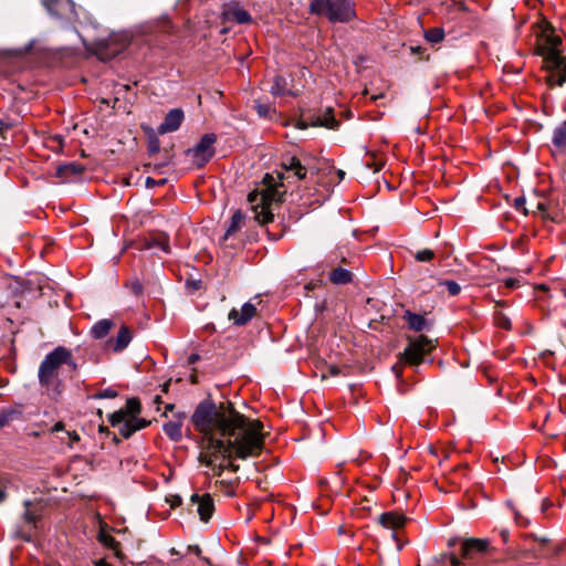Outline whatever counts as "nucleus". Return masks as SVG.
<instances>
[{
  "mask_svg": "<svg viewBox=\"0 0 566 566\" xmlns=\"http://www.w3.org/2000/svg\"><path fill=\"white\" fill-rule=\"evenodd\" d=\"M191 420L202 434L199 461L214 475L220 476L227 468L239 470L238 464H226L227 459L254 458L264 448L263 423L241 415L230 402L200 403Z\"/></svg>",
  "mask_w": 566,
  "mask_h": 566,
  "instance_id": "f257e3e1",
  "label": "nucleus"
},
{
  "mask_svg": "<svg viewBox=\"0 0 566 566\" xmlns=\"http://www.w3.org/2000/svg\"><path fill=\"white\" fill-rule=\"evenodd\" d=\"M64 365L72 369L76 368L71 352L63 346L54 348L40 364L39 382L50 398L55 399L63 392L64 385L61 374Z\"/></svg>",
  "mask_w": 566,
  "mask_h": 566,
  "instance_id": "f03ea898",
  "label": "nucleus"
},
{
  "mask_svg": "<svg viewBox=\"0 0 566 566\" xmlns=\"http://www.w3.org/2000/svg\"><path fill=\"white\" fill-rule=\"evenodd\" d=\"M283 192L275 187L273 176L266 174L263 178V186L261 189L249 193L248 200L253 203L255 219L261 224H266L273 221V213L271 205L281 201Z\"/></svg>",
  "mask_w": 566,
  "mask_h": 566,
  "instance_id": "7ed1b4c3",
  "label": "nucleus"
},
{
  "mask_svg": "<svg viewBox=\"0 0 566 566\" xmlns=\"http://www.w3.org/2000/svg\"><path fill=\"white\" fill-rule=\"evenodd\" d=\"M310 10L327 17L332 22H348L355 17L352 0H313Z\"/></svg>",
  "mask_w": 566,
  "mask_h": 566,
  "instance_id": "20e7f679",
  "label": "nucleus"
},
{
  "mask_svg": "<svg viewBox=\"0 0 566 566\" xmlns=\"http://www.w3.org/2000/svg\"><path fill=\"white\" fill-rule=\"evenodd\" d=\"M562 38L553 32L551 28L543 31L542 42L537 45V53L544 59V67L547 73L564 63V55L559 51Z\"/></svg>",
  "mask_w": 566,
  "mask_h": 566,
  "instance_id": "39448f33",
  "label": "nucleus"
},
{
  "mask_svg": "<svg viewBox=\"0 0 566 566\" xmlns=\"http://www.w3.org/2000/svg\"><path fill=\"white\" fill-rule=\"evenodd\" d=\"M436 348V340L419 335L415 338H409L408 346L402 353L403 360L410 366H419L424 360V356Z\"/></svg>",
  "mask_w": 566,
  "mask_h": 566,
  "instance_id": "423d86ee",
  "label": "nucleus"
},
{
  "mask_svg": "<svg viewBox=\"0 0 566 566\" xmlns=\"http://www.w3.org/2000/svg\"><path fill=\"white\" fill-rule=\"evenodd\" d=\"M217 136L214 134H206L201 137L198 144L191 149H188V155L191 156L193 165L203 167L214 155V143Z\"/></svg>",
  "mask_w": 566,
  "mask_h": 566,
  "instance_id": "0eeeda50",
  "label": "nucleus"
},
{
  "mask_svg": "<svg viewBox=\"0 0 566 566\" xmlns=\"http://www.w3.org/2000/svg\"><path fill=\"white\" fill-rule=\"evenodd\" d=\"M490 541L484 538L461 539V556L467 562H473L489 552Z\"/></svg>",
  "mask_w": 566,
  "mask_h": 566,
  "instance_id": "6e6552de",
  "label": "nucleus"
},
{
  "mask_svg": "<svg viewBox=\"0 0 566 566\" xmlns=\"http://www.w3.org/2000/svg\"><path fill=\"white\" fill-rule=\"evenodd\" d=\"M221 17L224 22H237L239 24L250 23L252 20L251 14L237 1L224 3Z\"/></svg>",
  "mask_w": 566,
  "mask_h": 566,
  "instance_id": "1a4fd4ad",
  "label": "nucleus"
},
{
  "mask_svg": "<svg viewBox=\"0 0 566 566\" xmlns=\"http://www.w3.org/2000/svg\"><path fill=\"white\" fill-rule=\"evenodd\" d=\"M192 504L197 505V513L203 523H208L214 512L213 499L209 493L202 495L192 494L190 497Z\"/></svg>",
  "mask_w": 566,
  "mask_h": 566,
  "instance_id": "9d476101",
  "label": "nucleus"
},
{
  "mask_svg": "<svg viewBox=\"0 0 566 566\" xmlns=\"http://www.w3.org/2000/svg\"><path fill=\"white\" fill-rule=\"evenodd\" d=\"M256 314V307L250 302H247L242 305L240 310L232 308L229 312L228 318L235 326H244L247 325Z\"/></svg>",
  "mask_w": 566,
  "mask_h": 566,
  "instance_id": "9b49d317",
  "label": "nucleus"
},
{
  "mask_svg": "<svg viewBox=\"0 0 566 566\" xmlns=\"http://www.w3.org/2000/svg\"><path fill=\"white\" fill-rule=\"evenodd\" d=\"M48 11L55 17L73 21L77 19L76 7L72 0H59Z\"/></svg>",
  "mask_w": 566,
  "mask_h": 566,
  "instance_id": "f8f14e48",
  "label": "nucleus"
},
{
  "mask_svg": "<svg viewBox=\"0 0 566 566\" xmlns=\"http://www.w3.org/2000/svg\"><path fill=\"white\" fill-rule=\"evenodd\" d=\"M184 120V113L181 109H171L165 117L164 122L159 125L158 132L160 134L171 133L177 130Z\"/></svg>",
  "mask_w": 566,
  "mask_h": 566,
  "instance_id": "ddd939ff",
  "label": "nucleus"
},
{
  "mask_svg": "<svg viewBox=\"0 0 566 566\" xmlns=\"http://www.w3.org/2000/svg\"><path fill=\"white\" fill-rule=\"evenodd\" d=\"M379 524L388 530H398L405 526L407 517L398 512H385L378 517Z\"/></svg>",
  "mask_w": 566,
  "mask_h": 566,
  "instance_id": "4468645a",
  "label": "nucleus"
},
{
  "mask_svg": "<svg viewBox=\"0 0 566 566\" xmlns=\"http://www.w3.org/2000/svg\"><path fill=\"white\" fill-rule=\"evenodd\" d=\"M282 168L286 172L293 174V176H295L298 180H302L306 177L308 169L307 166L295 156L285 158L282 163Z\"/></svg>",
  "mask_w": 566,
  "mask_h": 566,
  "instance_id": "2eb2a0df",
  "label": "nucleus"
},
{
  "mask_svg": "<svg viewBox=\"0 0 566 566\" xmlns=\"http://www.w3.org/2000/svg\"><path fill=\"white\" fill-rule=\"evenodd\" d=\"M148 424H149V421H147L145 419L137 418V417H129V418H126V420L119 426L118 431L125 439H128L136 431L146 428Z\"/></svg>",
  "mask_w": 566,
  "mask_h": 566,
  "instance_id": "dca6fc26",
  "label": "nucleus"
},
{
  "mask_svg": "<svg viewBox=\"0 0 566 566\" xmlns=\"http://www.w3.org/2000/svg\"><path fill=\"white\" fill-rule=\"evenodd\" d=\"M403 318L408 325V327L415 332L429 331L431 328V323L428 322L424 316L420 314L412 313L410 311H406Z\"/></svg>",
  "mask_w": 566,
  "mask_h": 566,
  "instance_id": "f3484780",
  "label": "nucleus"
},
{
  "mask_svg": "<svg viewBox=\"0 0 566 566\" xmlns=\"http://www.w3.org/2000/svg\"><path fill=\"white\" fill-rule=\"evenodd\" d=\"M145 249L158 248L165 253H170L169 238L165 233H156L144 240Z\"/></svg>",
  "mask_w": 566,
  "mask_h": 566,
  "instance_id": "a211bd4d",
  "label": "nucleus"
},
{
  "mask_svg": "<svg viewBox=\"0 0 566 566\" xmlns=\"http://www.w3.org/2000/svg\"><path fill=\"white\" fill-rule=\"evenodd\" d=\"M546 82L551 87L554 86H563L566 83V57L564 56V63L552 69L547 76Z\"/></svg>",
  "mask_w": 566,
  "mask_h": 566,
  "instance_id": "6ab92c4d",
  "label": "nucleus"
},
{
  "mask_svg": "<svg viewBox=\"0 0 566 566\" xmlns=\"http://www.w3.org/2000/svg\"><path fill=\"white\" fill-rule=\"evenodd\" d=\"M245 216L241 210H237L227 227L223 240H228L231 235H233L237 231H239L244 224Z\"/></svg>",
  "mask_w": 566,
  "mask_h": 566,
  "instance_id": "aec40b11",
  "label": "nucleus"
},
{
  "mask_svg": "<svg viewBox=\"0 0 566 566\" xmlns=\"http://www.w3.org/2000/svg\"><path fill=\"white\" fill-rule=\"evenodd\" d=\"M312 126H323L334 129L338 126V122L334 117L333 109L328 107L323 115L316 116L312 122Z\"/></svg>",
  "mask_w": 566,
  "mask_h": 566,
  "instance_id": "412c9836",
  "label": "nucleus"
},
{
  "mask_svg": "<svg viewBox=\"0 0 566 566\" xmlns=\"http://www.w3.org/2000/svg\"><path fill=\"white\" fill-rule=\"evenodd\" d=\"M164 432L172 440L179 441L182 438V418L171 420L164 424Z\"/></svg>",
  "mask_w": 566,
  "mask_h": 566,
  "instance_id": "4be33fe9",
  "label": "nucleus"
},
{
  "mask_svg": "<svg viewBox=\"0 0 566 566\" xmlns=\"http://www.w3.org/2000/svg\"><path fill=\"white\" fill-rule=\"evenodd\" d=\"M112 327L113 322L111 319H101L92 326L91 335L96 339H101L109 333Z\"/></svg>",
  "mask_w": 566,
  "mask_h": 566,
  "instance_id": "5701e85b",
  "label": "nucleus"
},
{
  "mask_svg": "<svg viewBox=\"0 0 566 566\" xmlns=\"http://www.w3.org/2000/svg\"><path fill=\"white\" fill-rule=\"evenodd\" d=\"M552 142L556 148L566 149V122H563L554 129Z\"/></svg>",
  "mask_w": 566,
  "mask_h": 566,
  "instance_id": "b1692460",
  "label": "nucleus"
},
{
  "mask_svg": "<svg viewBox=\"0 0 566 566\" xmlns=\"http://www.w3.org/2000/svg\"><path fill=\"white\" fill-rule=\"evenodd\" d=\"M130 340H132L130 331L128 329V327L123 326L116 336L115 344H114V350L115 352L123 350L124 348H126L128 346Z\"/></svg>",
  "mask_w": 566,
  "mask_h": 566,
  "instance_id": "393cba45",
  "label": "nucleus"
},
{
  "mask_svg": "<svg viewBox=\"0 0 566 566\" xmlns=\"http://www.w3.org/2000/svg\"><path fill=\"white\" fill-rule=\"evenodd\" d=\"M329 280L334 284H346L352 281V273L346 269L337 268L331 272Z\"/></svg>",
  "mask_w": 566,
  "mask_h": 566,
  "instance_id": "a878e982",
  "label": "nucleus"
},
{
  "mask_svg": "<svg viewBox=\"0 0 566 566\" xmlns=\"http://www.w3.org/2000/svg\"><path fill=\"white\" fill-rule=\"evenodd\" d=\"M98 541L106 547L113 549L117 557H120L119 543L105 531L98 533Z\"/></svg>",
  "mask_w": 566,
  "mask_h": 566,
  "instance_id": "bb28decb",
  "label": "nucleus"
},
{
  "mask_svg": "<svg viewBox=\"0 0 566 566\" xmlns=\"http://www.w3.org/2000/svg\"><path fill=\"white\" fill-rule=\"evenodd\" d=\"M85 170L84 166L77 163H70L59 168L60 176L81 175Z\"/></svg>",
  "mask_w": 566,
  "mask_h": 566,
  "instance_id": "cd10ccee",
  "label": "nucleus"
},
{
  "mask_svg": "<svg viewBox=\"0 0 566 566\" xmlns=\"http://www.w3.org/2000/svg\"><path fill=\"white\" fill-rule=\"evenodd\" d=\"M22 412L17 409H8L0 412V428L8 426L11 421L19 419Z\"/></svg>",
  "mask_w": 566,
  "mask_h": 566,
  "instance_id": "c85d7f7f",
  "label": "nucleus"
},
{
  "mask_svg": "<svg viewBox=\"0 0 566 566\" xmlns=\"http://www.w3.org/2000/svg\"><path fill=\"white\" fill-rule=\"evenodd\" d=\"M426 40L430 43H439L444 38V31L441 28H432L424 33Z\"/></svg>",
  "mask_w": 566,
  "mask_h": 566,
  "instance_id": "c756f323",
  "label": "nucleus"
},
{
  "mask_svg": "<svg viewBox=\"0 0 566 566\" xmlns=\"http://www.w3.org/2000/svg\"><path fill=\"white\" fill-rule=\"evenodd\" d=\"M126 416L136 417L140 412V402L136 398H130L126 402V409L124 410Z\"/></svg>",
  "mask_w": 566,
  "mask_h": 566,
  "instance_id": "7c9ffc66",
  "label": "nucleus"
},
{
  "mask_svg": "<svg viewBox=\"0 0 566 566\" xmlns=\"http://www.w3.org/2000/svg\"><path fill=\"white\" fill-rule=\"evenodd\" d=\"M494 319L499 327L507 331L511 329V321L503 312H496Z\"/></svg>",
  "mask_w": 566,
  "mask_h": 566,
  "instance_id": "2f4dec72",
  "label": "nucleus"
},
{
  "mask_svg": "<svg viewBox=\"0 0 566 566\" xmlns=\"http://www.w3.org/2000/svg\"><path fill=\"white\" fill-rule=\"evenodd\" d=\"M126 420V413L124 410L115 411L114 413L109 415L108 421L113 427L120 426Z\"/></svg>",
  "mask_w": 566,
  "mask_h": 566,
  "instance_id": "473e14b6",
  "label": "nucleus"
},
{
  "mask_svg": "<svg viewBox=\"0 0 566 566\" xmlns=\"http://www.w3.org/2000/svg\"><path fill=\"white\" fill-rule=\"evenodd\" d=\"M433 258H434V252L430 249L420 250L415 254V259L418 262H428V261H431Z\"/></svg>",
  "mask_w": 566,
  "mask_h": 566,
  "instance_id": "72a5a7b5",
  "label": "nucleus"
},
{
  "mask_svg": "<svg viewBox=\"0 0 566 566\" xmlns=\"http://www.w3.org/2000/svg\"><path fill=\"white\" fill-rule=\"evenodd\" d=\"M440 285L446 286L449 294L452 296H455L461 292V286L455 281L447 280V281L440 282Z\"/></svg>",
  "mask_w": 566,
  "mask_h": 566,
  "instance_id": "f704fd0d",
  "label": "nucleus"
},
{
  "mask_svg": "<svg viewBox=\"0 0 566 566\" xmlns=\"http://www.w3.org/2000/svg\"><path fill=\"white\" fill-rule=\"evenodd\" d=\"M285 91V80L281 76H276L274 81V85L271 88V92L276 95L283 94Z\"/></svg>",
  "mask_w": 566,
  "mask_h": 566,
  "instance_id": "c9c22d12",
  "label": "nucleus"
},
{
  "mask_svg": "<svg viewBox=\"0 0 566 566\" xmlns=\"http://www.w3.org/2000/svg\"><path fill=\"white\" fill-rule=\"evenodd\" d=\"M124 45H117L116 48L109 50V52H103V48L98 49V55L102 60L111 59L118 54L123 50Z\"/></svg>",
  "mask_w": 566,
  "mask_h": 566,
  "instance_id": "e433bc0d",
  "label": "nucleus"
},
{
  "mask_svg": "<svg viewBox=\"0 0 566 566\" xmlns=\"http://www.w3.org/2000/svg\"><path fill=\"white\" fill-rule=\"evenodd\" d=\"M8 483L9 480L6 476L0 475V503L6 500V490L8 488Z\"/></svg>",
  "mask_w": 566,
  "mask_h": 566,
  "instance_id": "4c0bfd02",
  "label": "nucleus"
},
{
  "mask_svg": "<svg viewBox=\"0 0 566 566\" xmlns=\"http://www.w3.org/2000/svg\"><path fill=\"white\" fill-rule=\"evenodd\" d=\"M30 504H31V502H30V501H25V502H24V506L27 507V510H25V512H24L23 517H24L25 522H28V523H30V524H31V523H34V522L36 521V516H35V514H34L33 512H31V511L29 510V505H30Z\"/></svg>",
  "mask_w": 566,
  "mask_h": 566,
  "instance_id": "58836bf2",
  "label": "nucleus"
},
{
  "mask_svg": "<svg viewBox=\"0 0 566 566\" xmlns=\"http://www.w3.org/2000/svg\"><path fill=\"white\" fill-rule=\"evenodd\" d=\"M128 287L130 289V291L135 294V295H140L143 293V285L140 284L139 281L135 280V281H132L129 284H128Z\"/></svg>",
  "mask_w": 566,
  "mask_h": 566,
  "instance_id": "ea45409f",
  "label": "nucleus"
},
{
  "mask_svg": "<svg viewBox=\"0 0 566 566\" xmlns=\"http://www.w3.org/2000/svg\"><path fill=\"white\" fill-rule=\"evenodd\" d=\"M117 396V391L112 389V388H107L101 392H98L96 395V398H115Z\"/></svg>",
  "mask_w": 566,
  "mask_h": 566,
  "instance_id": "a19ab883",
  "label": "nucleus"
},
{
  "mask_svg": "<svg viewBox=\"0 0 566 566\" xmlns=\"http://www.w3.org/2000/svg\"><path fill=\"white\" fill-rule=\"evenodd\" d=\"M166 182L165 179H161V180H155L153 179L151 177H147L146 181H145V185L148 189H151L156 186H159V185H164Z\"/></svg>",
  "mask_w": 566,
  "mask_h": 566,
  "instance_id": "79ce46f5",
  "label": "nucleus"
},
{
  "mask_svg": "<svg viewBox=\"0 0 566 566\" xmlns=\"http://www.w3.org/2000/svg\"><path fill=\"white\" fill-rule=\"evenodd\" d=\"M525 198L523 196H520V197H516L514 199V207L517 209V210H521L523 209L524 210V213L526 214V209H525Z\"/></svg>",
  "mask_w": 566,
  "mask_h": 566,
  "instance_id": "37998d69",
  "label": "nucleus"
},
{
  "mask_svg": "<svg viewBox=\"0 0 566 566\" xmlns=\"http://www.w3.org/2000/svg\"><path fill=\"white\" fill-rule=\"evenodd\" d=\"M449 559H450V563H451L452 566H461V565H463L467 562V560H464L462 558V556L458 557V556H455L453 554L450 555Z\"/></svg>",
  "mask_w": 566,
  "mask_h": 566,
  "instance_id": "c03bdc74",
  "label": "nucleus"
},
{
  "mask_svg": "<svg viewBox=\"0 0 566 566\" xmlns=\"http://www.w3.org/2000/svg\"><path fill=\"white\" fill-rule=\"evenodd\" d=\"M66 434L70 438V447H72L74 442H77L80 440V436L75 431H67Z\"/></svg>",
  "mask_w": 566,
  "mask_h": 566,
  "instance_id": "a18cd8bd",
  "label": "nucleus"
},
{
  "mask_svg": "<svg viewBox=\"0 0 566 566\" xmlns=\"http://www.w3.org/2000/svg\"><path fill=\"white\" fill-rule=\"evenodd\" d=\"M504 283H505V286L509 289H514L520 285V282L517 279H506Z\"/></svg>",
  "mask_w": 566,
  "mask_h": 566,
  "instance_id": "49530a36",
  "label": "nucleus"
},
{
  "mask_svg": "<svg viewBox=\"0 0 566 566\" xmlns=\"http://www.w3.org/2000/svg\"><path fill=\"white\" fill-rule=\"evenodd\" d=\"M199 359H200V356L198 354H191L188 357V364L192 365V364L197 363Z\"/></svg>",
  "mask_w": 566,
  "mask_h": 566,
  "instance_id": "de8ad7c7",
  "label": "nucleus"
},
{
  "mask_svg": "<svg viewBox=\"0 0 566 566\" xmlns=\"http://www.w3.org/2000/svg\"><path fill=\"white\" fill-rule=\"evenodd\" d=\"M64 430V423L62 421H57L53 428H52V431L53 432H57V431H62Z\"/></svg>",
  "mask_w": 566,
  "mask_h": 566,
  "instance_id": "09e8293b",
  "label": "nucleus"
},
{
  "mask_svg": "<svg viewBox=\"0 0 566 566\" xmlns=\"http://www.w3.org/2000/svg\"><path fill=\"white\" fill-rule=\"evenodd\" d=\"M56 2H59V0H42V3L46 8V10L51 8L53 4H56Z\"/></svg>",
  "mask_w": 566,
  "mask_h": 566,
  "instance_id": "8fccbe9b",
  "label": "nucleus"
},
{
  "mask_svg": "<svg viewBox=\"0 0 566 566\" xmlns=\"http://www.w3.org/2000/svg\"><path fill=\"white\" fill-rule=\"evenodd\" d=\"M537 210L541 211L543 214L546 211V205L544 202H538L536 206Z\"/></svg>",
  "mask_w": 566,
  "mask_h": 566,
  "instance_id": "3c124183",
  "label": "nucleus"
},
{
  "mask_svg": "<svg viewBox=\"0 0 566 566\" xmlns=\"http://www.w3.org/2000/svg\"><path fill=\"white\" fill-rule=\"evenodd\" d=\"M158 149H159L158 142H155V143L150 144V146H149V150H150L151 153L157 151Z\"/></svg>",
  "mask_w": 566,
  "mask_h": 566,
  "instance_id": "603ef678",
  "label": "nucleus"
},
{
  "mask_svg": "<svg viewBox=\"0 0 566 566\" xmlns=\"http://www.w3.org/2000/svg\"><path fill=\"white\" fill-rule=\"evenodd\" d=\"M329 373L334 376L338 375L339 374V369L336 367V366H331L329 367Z\"/></svg>",
  "mask_w": 566,
  "mask_h": 566,
  "instance_id": "864d4df0",
  "label": "nucleus"
},
{
  "mask_svg": "<svg viewBox=\"0 0 566 566\" xmlns=\"http://www.w3.org/2000/svg\"><path fill=\"white\" fill-rule=\"evenodd\" d=\"M190 549L197 555V556H200L201 554V548L199 546H193V547H190Z\"/></svg>",
  "mask_w": 566,
  "mask_h": 566,
  "instance_id": "5fc2aeb1",
  "label": "nucleus"
},
{
  "mask_svg": "<svg viewBox=\"0 0 566 566\" xmlns=\"http://www.w3.org/2000/svg\"><path fill=\"white\" fill-rule=\"evenodd\" d=\"M455 543H457V539H455V538H451V539H449L448 545H449L450 547H452V546H454V545H455Z\"/></svg>",
  "mask_w": 566,
  "mask_h": 566,
  "instance_id": "6e6d98bb",
  "label": "nucleus"
},
{
  "mask_svg": "<svg viewBox=\"0 0 566 566\" xmlns=\"http://www.w3.org/2000/svg\"><path fill=\"white\" fill-rule=\"evenodd\" d=\"M344 175H345V172L343 170H338V176H339L340 179L344 178Z\"/></svg>",
  "mask_w": 566,
  "mask_h": 566,
  "instance_id": "4d7b16f0",
  "label": "nucleus"
},
{
  "mask_svg": "<svg viewBox=\"0 0 566 566\" xmlns=\"http://www.w3.org/2000/svg\"><path fill=\"white\" fill-rule=\"evenodd\" d=\"M174 409V405H167L166 406V410H172Z\"/></svg>",
  "mask_w": 566,
  "mask_h": 566,
  "instance_id": "13d9d810",
  "label": "nucleus"
},
{
  "mask_svg": "<svg viewBox=\"0 0 566 566\" xmlns=\"http://www.w3.org/2000/svg\"><path fill=\"white\" fill-rule=\"evenodd\" d=\"M307 126H308V124H306V123H302V125H301L302 128H306Z\"/></svg>",
  "mask_w": 566,
  "mask_h": 566,
  "instance_id": "bf43d9fd",
  "label": "nucleus"
},
{
  "mask_svg": "<svg viewBox=\"0 0 566 566\" xmlns=\"http://www.w3.org/2000/svg\"><path fill=\"white\" fill-rule=\"evenodd\" d=\"M191 381L196 382V377L195 376L191 377Z\"/></svg>",
  "mask_w": 566,
  "mask_h": 566,
  "instance_id": "052dcab7",
  "label": "nucleus"
},
{
  "mask_svg": "<svg viewBox=\"0 0 566 566\" xmlns=\"http://www.w3.org/2000/svg\"><path fill=\"white\" fill-rule=\"evenodd\" d=\"M392 537H394L395 539H397V534H396V533H392Z\"/></svg>",
  "mask_w": 566,
  "mask_h": 566,
  "instance_id": "680f3d73",
  "label": "nucleus"
},
{
  "mask_svg": "<svg viewBox=\"0 0 566 566\" xmlns=\"http://www.w3.org/2000/svg\"><path fill=\"white\" fill-rule=\"evenodd\" d=\"M565 295H566V292H565Z\"/></svg>",
  "mask_w": 566,
  "mask_h": 566,
  "instance_id": "e2e57ef3",
  "label": "nucleus"
}]
</instances>
